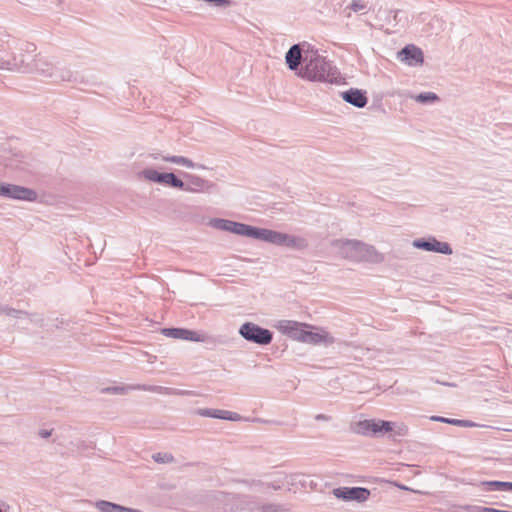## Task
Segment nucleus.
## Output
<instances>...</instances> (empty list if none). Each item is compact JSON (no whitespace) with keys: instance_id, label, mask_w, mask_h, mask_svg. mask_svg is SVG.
Wrapping results in <instances>:
<instances>
[{"instance_id":"nucleus-14","label":"nucleus","mask_w":512,"mask_h":512,"mask_svg":"<svg viewBox=\"0 0 512 512\" xmlns=\"http://www.w3.org/2000/svg\"><path fill=\"white\" fill-rule=\"evenodd\" d=\"M333 494L336 498L344 501L365 502L370 496V491L362 487H339L334 489Z\"/></svg>"},{"instance_id":"nucleus-11","label":"nucleus","mask_w":512,"mask_h":512,"mask_svg":"<svg viewBox=\"0 0 512 512\" xmlns=\"http://www.w3.org/2000/svg\"><path fill=\"white\" fill-rule=\"evenodd\" d=\"M312 46L308 43L295 44L285 54V62L288 68L295 71L300 64L305 65L306 54H310Z\"/></svg>"},{"instance_id":"nucleus-1","label":"nucleus","mask_w":512,"mask_h":512,"mask_svg":"<svg viewBox=\"0 0 512 512\" xmlns=\"http://www.w3.org/2000/svg\"><path fill=\"white\" fill-rule=\"evenodd\" d=\"M187 182H184L176 173L162 170L157 167L147 166L138 172V178L150 185H159L187 193H200L208 191L211 187L209 181L201 176L185 174Z\"/></svg>"},{"instance_id":"nucleus-9","label":"nucleus","mask_w":512,"mask_h":512,"mask_svg":"<svg viewBox=\"0 0 512 512\" xmlns=\"http://www.w3.org/2000/svg\"><path fill=\"white\" fill-rule=\"evenodd\" d=\"M0 197H6L13 200L34 202L38 195L36 191L21 185L0 182Z\"/></svg>"},{"instance_id":"nucleus-27","label":"nucleus","mask_w":512,"mask_h":512,"mask_svg":"<svg viewBox=\"0 0 512 512\" xmlns=\"http://www.w3.org/2000/svg\"><path fill=\"white\" fill-rule=\"evenodd\" d=\"M22 314L23 312L20 310L11 308L4 304H0V315H4L6 317L11 318H20Z\"/></svg>"},{"instance_id":"nucleus-32","label":"nucleus","mask_w":512,"mask_h":512,"mask_svg":"<svg viewBox=\"0 0 512 512\" xmlns=\"http://www.w3.org/2000/svg\"><path fill=\"white\" fill-rule=\"evenodd\" d=\"M478 512H512L510 510H500L495 508H489V507H482L479 509Z\"/></svg>"},{"instance_id":"nucleus-36","label":"nucleus","mask_w":512,"mask_h":512,"mask_svg":"<svg viewBox=\"0 0 512 512\" xmlns=\"http://www.w3.org/2000/svg\"><path fill=\"white\" fill-rule=\"evenodd\" d=\"M127 512H143V511H142V510H140V509H136V508L128 507Z\"/></svg>"},{"instance_id":"nucleus-23","label":"nucleus","mask_w":512,"mask_h":512,"mask_svg":"<svg viewBox=\"0 0 512 512\" xmlns=\"http://www.w3.org/2000/svg\"><path fill=\"white\" fill-rule=\"evenodd\" d=\"M221 501L225 503V510L235 512L242 510V503L244 502L242 497L239 495H224L221 494Z\"/></svg>"},{"instance_id":"nucleus-20","label":"nucleus","mask_w":512,"mask_h":512,"mask_svg":"<svg viewBox=\"0 0 512 512\" xmlns=\"http://www.w3.org/2000/svg\"><path fill=\"white\" fill-rule=\"evenodd\" d=\"M197 414L200 416H203V417L224 419V420H229V421H233V422H238L242 419L241 415L236 412H232V411H228V410H220V409L203 408V409H199L197 411Z\"/></svg>"},{"instance_id":"nucleus-16","label":"nucleus","mask_w":512,"mask_h":512,"mask_svg":"<svg viewBox=\"0 0 512 512\" xmlns=\"http://www.w3.org/2000/svg\"><path fill=\"white\" fill-rule=\"evenodd\" d=\"M397 58L402 63L411 67L422 65L424 60L421 49L414 45H408L400 50L397 54Z\"/></svg>"},{"instance_id":"nucleus-3","label":"nucleus","mask_w":512,"mask_h":512,"mask_svg":"<svg viewBox=\"0 0 512 512\" xmlns=\"http://www.w3.org/2000/svg\"><path fill=\"white\" fill-rule=\"evenodd\" d=\"M298 76L308 81L333 83L338 72L330 61L312 48L310 54H306L305 65L301 66Z\"/></svg>"},{"instance_id":"nucleus-7","label":"nucleus","mask_w":512,"mask_h":512,"mask_svg":"<svg viewBox=\"0 0 512 512\" xmlns=\"http://www.w3.org/2000/svg\"><path fill=\"white\" fill-rule=\"evenodd\" d=\"M147 160L151 163L164 162L174 164L179 167L186 168L188 170L204 169L205 166L195 163L192 159L178 154H170L163 152H152L147 155Z\"/></svg>"},{"instance_id":"nucleus-21","label":"nucleus","mask_w":512,"mask_h":512,"mask_svg":"<svg viewBox=\"0 0 512 512\" xmlns=\"http://www.w3.org/2000/svg\"><path fill=\"white\" fill-rule=\"evenodd\" d=\"M341 97L343 100L357 108L365 107L368 102L365 93L359 89H349L344 91L341 93Z\"/></svg>"},{"instance_id":"nucleus-10","label":"nucleus","mask_w":512,"mask_h":512,"mask_svg":"<svg viewBox=\"0 0 512 512\" xmlns=\"http://www.w3.org/2000/svg\"><path fill=\"white\" fill-rule=\"evenodd\" d=\"M412 246L416 249L424 250L426 252H433L444 255H451L453 253L449 243L440 241L433 236L414 239L412 241Z\"/></svg>"},{"instance_id":"nucleus-2","label":"nucleus","mask_w":512,"mask_h":512,"mask_svg":"<svg viewBox=\"0 0 512 512\" xmlns=\"http://www.w3.org/2000/svg\"><path fill=\"white\" fill-rule=\"evenodd\" d=\"M330 246L338 258L351 264L379 265L386 258L376 246L356 238H337Z\"/></svg>"},{"instance_id":"nucleus-4","label":"nucleus","mask_w":512,"mask_h":512,"mask_svg":"<svg viewBox=\"0 0 512 512\" xmlns=\"http://www.w3.org/2000/svg\"><path fill=\"white\" fill-rule=\"evenodd\" d=\"M353 433L365 437H380L387 433L404 437L408 434V427L402 422L385 421L381 419L357 418L350 424Z\"/></svg>"},{"instance_id":"nucleus-30","label":"nucleus","mask_w":512,"mask_h":512,"mask_svg":"<svg viewBox=\"0 0 512 512\" xmlns=\"http://www.w3.org/2000/svg\"><path fill=\"white\" fill-rule=\"evenodd\" d=\"M129 389H130V387L116 386V387L109 388L108 391H110L114 394H125Z\"/></svg>"},{"instance_id":"nucleus-28","label":"nucleus","mask_w":512,"mask_h":512,"mask_svg":"<svg viewBox=\"0 0 512 512\" xmlns=\"http://www.w3.org/2000/svg\"><path fill=\"white\" fill-rule=\"evenodd\" d=\"M350 7L354 12H362L367 6L362 0H352Z\"/></svg>"},{"instance_id":"nucleus-12","label":"nucleus","mask_w":512,"mask_h":512,"mask_svg":"<svg viewBox=\"0 0 512 512\" xmlns=\"http://www.w3.org/2000/svg\"><path fill=\"white\" fill-rule=\"evenodd\" d=\"M303 343L330 346L335 342L334 336L324 328L309 326L306 328Z\"/></svg>"},{"instance_id":"nucleus-24","label":"nucleus","mask_w":512,"mask_h":512,"mask_svg":"<svg viewBox=\"0 0 512 512\" xmlns=\"http://www.w3.org/2000/svg\"><path fill=\"white\" fill-rule=\"evenodd\" d=\"M483 491H510L512 492V482L503 481H484L480 483Z\"/></svg>"},{"instance_id":"nucleus-17","label":"nucleus","mask_w":512,"mask_h":512,"mask_svg":"<svg viewBox=\"0 0 512 512\" xmlns=\"http://www.w3.org/2000/svg\"><path fill=\"white\" fill-rule=\"evenodd\" d=\"M162 333L167 337L193 342H204L206 340L204 333L182 328H165L162 330Z\"/></svg>"},{"instance_id":"nucleus-37","label":"nucleus","mask_w":512,"mask_h":512,"mask_svg":"<svg viewBox=\"0 0 512 512\" xmlns=\"http://www.w3.org/2000/svg\"><path fill=\"white\" fill-rule=\"evenodd\" d=\"M317 419L328 420V418L325 415H319V416H317Z\"/></svg>"},{"instance_id":"nucleus-15","label":"nucleus","mask_w":512,"mask_h":512,"mask_svg":"<svg viewBox=\"0 0 512 512\" xmlns=\"http://www.w3.org/2000/svg\"><path fill=\"white\" fill-rule=\"evenodd\" d=\"M57 71L58 67L52 60L38 54L29 73L37 74L44 78H56Z\"/></svg>"},{"instance_id":"nucleus-22","label":"nucleus","mask_w":512,"mask_h":512,"mask_svg":"<svg viewBox=\"0 0 512 512\" xmlns=\"http://www.w3.org/2000/svg\"><path fill=\"white\" fill-rule=\"evenodd\" d=\"M282 247L295 251H303L309 247V243L305 237L284 233Z\"/></svg>"},{"instance_id":"nucleus-25","label":"nucleus","mask_w":512,"mask_h":512,"mask_svg":"<svg viewBox=\"0 0 512 512\" xmlns=\"http://www.w3.org/2000/svg\"><path fill=\"white\" fill-rule=\"evenodd\" d=\"M99 512H127L128 507L110 501L100 500L95 503Z\"/></svg>"},{"instance_id":"nucleus-29","label":"nucleus","mask_w":512,"mask_h":512,"mask_svg":"<svg viewBox=\"0 0 512 512\" xmlns=\"http://www.w3.org/2000/svg\"><path fill=\"white\" fill-rule=\"evenodd\" d=\"M447 424L456 425V426H462V427H472V426H474V424L469 422V421L458 420V419H449V421H447Z\"/></svg>"},{"instance_id":"nucleus-39","label":"nucleus","mask_w":512,"mask_h":512,"mask_svg":"<svg viewBox=\"0 0 512 512\" xmlns=\"http://www.w3.org/2000/svg\"><path fill=\"white\" fill-rule=\"evenodd\" d=\"M0 512H2V510L0 509Z\"/></svg>"},{"instance_id":"nucleus-33","label":"nucleus","mask_w":512,"mask_h":512,"mask_svg":"<svg viewBox=\"0 0 512 512\" xmlns=\"http://www.w3.org/2000/svg\"><path fill=\"white\" fill-rule=\"evenodd\" d=\"M430 420L447 423V421H449V418H445V417H441V416H431Z\"/></svg>"},{"instance_id":"nucleus-18","label":"nucleus","mask_w":512,"mask_h":512,"mask_svg":"<svg viewBox=\"0 0 512 512\" xmlns=\"http://www.w3.org/2000/svg\"><path fill=\"white\" fill-rule=\"evenodd\" d=\"M283 237H284L283 232L266 229V228H258L255 226H253L252 236H251V238H253V239L261 240V241L267 242L269 244H273V245L281 246V247H282V243H283Z\"/></svg>"},{"instance_id":"nucleus-13","label":"nucleus","mask_w":512,"mask_h":512,"mask_svg":"<svg viewBox=\"0 0 512 512\" xmlns=\"http://www.w3.org/2000/svg\"><path fill=\"white\" fill-rule=\"evenodd\" d=\"M275 327L283 335L295 341L302 342L305 330L309 328V325L293 320H280L276 323Z\"/></svg>"},{"instance_id":"nucleus-8","label":"nucleus","mask_w":512,"mask_h":512,"mask_svg":"<svg viewBox=\"0 0 512 512\" xmlns=\"http://www.w3.org/2000/svg\"><path fill=\"white\" fill-rule=\"evenodd\" d=\"M208 225L219 231L229 232L235 235L251 238L253 226L224 218H212Z\"/></svg>"},{"instance_id":"nucleus-35","label":"nucleus","mask_w":512,"mask_h":512,"mask_svg":"<svg viewBox=\"0 0 512 512\" xmlns=\"http://www.w3.org/2000/svg\"><path fill=\"white\" fill-rule=\"evenodd\" d=\"M0 70L5 71V60L0 58Z\"/></svg>"},{"instance_id":"nucleus-6","label":"nucleus","mask_w":512,"mask_h":512,"mask_svg":"<svg viewBox=\"0 0 512 512\" xmlns=\"http://www.w3.org/2000/svg\"><path fill=\"white\" fill-rule=\"evenodd\" d=\"M239 334L248 342L258 345H268L272 341V333L253 322H245L239 328Z\"/></svg>"},{"instance_id":"nucleus-19","label":"nucleus","mask_w":512,"mask_h":512,"mask_svg":"<svg viewBox=\"0 0 512 512\" xmlns=\"http://www.w3.org/2000/svg\"><path fill=\"white\" fill-rule=\"evenodd\" d=\"M278 481L281 483L280 487L288 490L303 488L307 484V476L300 472L291 474L281 473L278 476Z\"/></svg>"},{"instance_id":"nucleus-26","label":"nucleus","mask_w":512,"mask_h":512,"mask_svg":"<svg viewBox=\"0 0 512 512\" xmlns=\"http://www.w3.org/2000/svg\"><path fill=\"white\" fill-rule=\"evenodd\" d=\"M412 100L422 105H431L439 101V97L434 92H423L417 95L409 96Z\"/></svg>"},{"instance_id":"nucleus-34","label":"nucleus","mask_w":512,"mask_h":512,"mask_svg":"<svg viewBox=\"0 0 512 512\" xmlns=\"http://www.w3.org/2000/svg\"><path fill=\"white\" fill-rule=\"evenodd\" d=\"M50 434H51V432H50V431H47V430H42V431L40 432V436H41V437H43V438H47V437H49V436H50Z\"/></svg>"},{"instance_id":"nucleus-38","label":"nucleus","mask_w":512,"mask_h":512,"mask_svg":"<svg viewBox=\"0 0 512 512\" xmlns=\"http://www.w3.org/2000/svg\"><path fill=\"white\" fill-rule=\"evenodd\" d=\"M399 487H400L401 489H403V490H409V488H408V487L403 486V485H402V486H399Z\"/></svg>"},{"instance_id":"nucleus-31","label":"nucleus","mask_w":512,"mask_h":512,"mask_svg":"<svg viewBox=\"0 0 512 512\" xmlns=\"http://www.w3.org/2000/svg\"><path fill=\"white\" fill-rule=\"evenodd\" d=\"M153 458L156 462H171L173 460L172 456L161 454H157Z\"/></svg>"},{"instance_id":"nucleus-5","label":"nucleus","mask_w":512,"mask_h":512,"mask_svg":"<svg viewBox=\"0 0 512 512\" xmlns=\"http://www.w3.org/2000/svg\"><path fill=\"white\" fill-rule=\"evenodd\" d=\"M37 47L30 42L19 44L10 60H5V71L29 73L37 57Z\"/></svg>"}]
</instances>
